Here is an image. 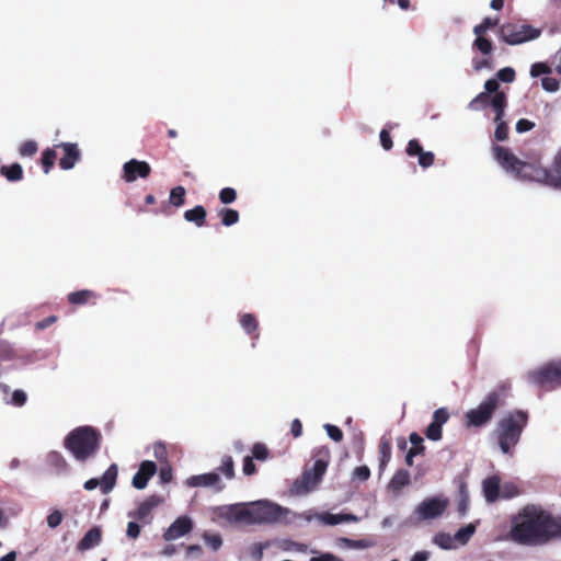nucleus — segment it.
<instances>
[{
	"label": "nucleus",
	"mask_w": 561,
	"mask_h": 561,
	"mask_svg": "<svg viewBox=\"0 0 561 561\" xmlns=\"http://www.w3.org/2000/svg\"><path fill=\"white\" fill-rule=\"evenodd\" d=\"M92 296L93 293L91 290L84 289L69 294L68 299L71 304L82 305L85 304Z\"/></svg>",
	"instance_id": "obj_31"
},
{
	"label": "nucleus",
	"mask_w": 561,
	"mask_h": 561,
	"mask_svg": "<svg viewBox=\"0 0 561 561\" xmlns=\"http://www.w3.org/2000/svg\"><path fill=\"white\" fill-rule=\"evenodd\" d=\"M497 124L496 126V129H495V138L499 140V141H503L507 138V126L506 124L500 119L499 122H495Z\"/></svg>",
	"instance_id": "obj_54"
},
{
	"label": "nucleus",
	"mask_w": 561,
	"mask_h": 561,
	"mask_svg": "<svg viewBox=\"0 0 561 561\" xmlns=\"http://www.w3.org/2000/svg\"><path fill=\"white\" fill-rule=\"evenodd\" d=\"M124 179L127 182H134L137 178H147L150 173V165L145 161L131 159L123 167Z\"/></svg>",
	"instance_id": "obj_14"
},
{
	"label": "nucleus",
	"mask_w": 561,
	"mask_h": 561,
	"mask_svg": "<svg viewBox=\"0 0 561 561\" xmlns=\"http://www.w3.org/2000/svg\"><path fill=\"white\" fill-rule=\"evenodd\" d=\"M304 518L307 522H311L312 518L318 519L322 524L334 526L341 523H347V522H358V517L354 514H332V513H320L316 514L314 516L310 514H305Z\"/></svg>",
	"instance_id": "obj_16"
},
{
	"label": "nucleus",
	"mask_w": 561,
	"mask_h": 561,
	"mask_svg": "<svg viewBox=\"0 0 561 561\" xmlns=\"http://www.w3.org/2000/svg\"><path fill=\"white\" fill-rule=\"evenodd\" d=\"M204 540L208 547L213 550H218L222 545V539L219 535L215 534H206L204 536Z\"/></svg>",
	"instance_id": "obj_43"
},
{
	"label": "nucleus",
	"mask_w": 561,
	"mask_h": 561,
	"mask_svg": "<svg viewBox=\"0 0 561 561\" xmlns=\"http://www.w3.org/2000/svg\"><path fill=\"white\" fill-rule=\"evenodd\" d=\"M117 474H118V468L115 463L111 465L107 468V470L103 473V476L100 480L101 491L103 493L106 494L114 489L116 479H117Z\"/></svg>",
	"instance_id": "obj_20"
},
{
	"label": "nucleus",
	"mask_w": 561,
	"mask_h": 561,
	"mask_svg": "<svg viewBox=\"0 0 561 561\" xmlns=\"http://www.w3.org/2000/svg\"><path fill=\"white\" fill-rule=\"evenodd\" d=\"M489 102L490 95L488 93L481 92L469 103L468 107L472 111H478L482 107H485Z\"/></svg>",
	"instance_id": "obj_33"
},
{
	"label": "nucleus",
	"mask_w": 561,
	"mask_h": 561,
	"mask_svg": "<svg viewBox=\"0 0 561 561\" xmlns=\"http://www.w3.org/2000/svg\"><path fill=\"white\" fill-rule=\"evenodd\" d=\"M192 519L188 516L178 517L165 530L163 538L167 541L176 540L192 530Z\"/></svg>",
	"instance_id": "obj_13"
},
{
	"label": "nucleus",
	"mask_w": 561,
	"mask_h": 561,
	"mask_svg": "<svg viewBox=\"0 0 561 561\" xmlns=\"http://www.w3.org/2000/svg\"><path fill=\"white\" fill-rule=\"evenodd\" d=\"M206 217V210L203 206H196L193 209H188L184 213V218L187 221L195 222L198 227L204 225Z\"/></svg>",
	"instance_id": "obj_27"
},
{
	"label": "nucleus",
	"mask_w": 561,
	"mask_h": 561,
	"mask_svg": "<svg viewBox=\"0 0 561 561\" xmlns=\"http://www.w3.org/2000/svg\"><path fill=\"white\" fill-rule=\"evenodd\" d=\"M476 533V525L468 524L461 527L455 535L457 546H465Z\"/></svg>",
	"instance_id": "obj_26"
},
{
	"label": "nucleus",
	"mask_w": 561,
	"mask_h": 561,
	"mask_svg": "<svg viewBox=\"0 0 561 561\" xmlns=\"http://www.w3.org/2000/svg\"><path fill=\"white\" fill-rule=\"evenodd\" d=\"M483 492L488 502H494L499 499L500 480L496 477L486 479L483 482Z\"/></svg>",
	"instance_id": "obj_22"
},
{
	"label": "nucleus",
	"mask_w": 561,
	"mask_h": 561,
	"mask_svg": "<svg viewBox=\"0 0 561 561\" xmlns=\"http://www.w3.org/2000/svg\"><path fill=\"white\" fill-rule=\"evenodd\" d=\"M257 524H270L282 522L290 513L288 508L282 507L276 503L267 500L253 502Z\"/></svg>",
	"instance_id": "obj_10"
},
{
	"label": "nucleus",
	"mask_w": 561,
	"mask_h": 561,
	"mask_svg": "<svg viewBox=\"0 0 561 561\" xmlns=\"http://www.w3.org/2000/svg\"><path fill=\"white\" fill-rule=\"evenodd\" d=\"M64 149L65 156L60 159L59 165L64 170H70L80 158L78 146L72 142H62L59 145Z\"/></svg>",
	"instance_id": "obj_17"
},
{
	"label": "nucleus",
	"mask_w": 561,
	"mask_h": 561,
	"mask_svg": "<svg viewBox=\"0 0 561 561\" xmlns=\"http://www.w3.org/2000/svg\"><path fill=\"white\" fill-rule=\"evenodd\" d=\"M240 324L247 333L255 331L257 322L251 313H244L240 318Z\"/></svg>",
	"instance_id": "obj_35"
},
{
	"label": "nucleus",
	"mask_w": 561,
	"mask_h": 561,
	"mask_svg": "<svg viewBox=\"0 0 561 561\" xmlns=\"http://www.w3.org/2000/svg\"><path fill=\"white\" fill-rule=\"evenodd\" d=\"M37 151V144L33 140L25 141L20 147V154L23 157H31Z\"/></svg>",
	"instance_id": "obj_40"
},
{
	"label": "nucleus",
	"mask_w": 561,
	"mask_h": 561,
	"mask_svg": "<svg viewBox=\"0 0 561 561\" xmlns=\"http://www.w3.org/2000/svg\"><path fill=\"white\" fill-rule=\"evenodd\" d=\"M410 483V473L407 470H399L391 478L388 490L398 494L405 485Z\"/></svg>",
	"instance_id": "obj_21"
},
{
	"label": "nucleus",
	"mask_w": 561,
	"mask_h": 561,
	"mask_svg": "<svg viewBox=\"0 0 561 561\" xmlns=\"http://www.w3.org/2000/svg\"><path fill=\"white\" fill-rule=\"evenodd\" d=\"M185 188L183 186H176L171 190L170 203L176 207L184 204Z\"/></svg>",
	"instance_id": "obj_34"
},
{
	"label": "nucleus",
	"mask_w": 561,
	"mask_h": 561,
	"mask_svg": "<svg viewBox=\"0 0 561 561\" xmlns=\"http://www.w3.org/2000/svg\"><path fill=\"white\" fill-rule=\"evenodd\" d=\"M328 461L325 459H317L311 470L304 472L302 477L295 481L294 492L298 495L307 494L313 491L320 483L327 471Z\"/></svg>",
	"instance_id": "obj_9"
},
{
	"label": "nucleus",
	"mask_w": 561,
	"mask_h": 561,
	"mask_svg": "<svg viewBox=\"0 0 561 561\" xmlns=\"http://www.w3.org/2000/svg\"><path fill=\"white\" fill-rule=\"evenodd\" d=\"M541 30L520 22L504 23L499 28V38L512 46L537 39Z\"/></svg>",
	"instance_id": "obj_5"
},
{
	"label": "nucleus",
	"mask_w": 561,
	"mask_h": 561,
	"mask_svg": "<svg viewBox=\"0 0 561 561\" xmlns=\"http://www.w3.org/2000/svg\"><path fill=\"white\" fill-rule=\"evenodd\" d=\"M157 472V466L153 461L145 460L140 463L138 471L133 477V486L138 490H144L150 478Z\"/></svg>",
	"instance_id": "obj_15"
},
{
	"label": "nucleus",
	"mask_w": 561,
	"mask_h": 561,
	"mask_svg": "<svg viewBox=\"0 0 561 561\" xmlns=\"http://www.w3.org/2000/svg\"><path fill=\"white\" fill-rule=\"evenodd\" d=\"M499 402L500 394L496 391L489 393L476 409H471L467 412V424L472 426H482L488 423L496 410Z\"/></svg>",
	"instance_id": "obj_8"
},
{
	"label": "nucleus",
	"mask_w": 561,
	"mask_h": 561,
	"mask_svg": "<svg viewBox=\"0 0 561 561\" xmlns=\"http://www.w3.org/2000/svg\"><path fill=\"white\" fill-rule=\"evenodd\" d=\"M431 553L426 550L416 551L410 561H428Z\"/></svg>",
	"instance_id": "obj_63"
},
{
	"label": "nucleus",
	"mask_w": 561,
	"mask_h": 561,
	"mask_svg": "<svg viewBox=\"0 0 561 561\" xmlns=\"http://www.w3.org/2000/svg\"><path fill=\"white\" fill-rule=\"evenodd\" d=\"M153 456L159 461H167L168 453L165 446L162 443H156L153 445Z\"/></svg>",
	"instance_id": "obj_53"
},
{
	"label": "nucleus",
	"mask_w": 561,
	"mask_h": 561,
	"mask_svg": "<svg viewBox=\"0 0 561 561\" xmlns=\"http://www.w3.org/2000/svg\"><path fill=\"white\" fill-rule=\"evenodd\" d=\"M310 561H341V560L332 553H322L318 557L311 558Z\"/></svg>",
	"instance_id": "obj_64"
},
{
	"label": "nucleus",
	"mask_w": 561,
	"mask_h": 561,
	"mask_svg": "<svg viewBox=\"0 0 561 561\" xmlns=\"http://www.w3.org/2000/svg\"><path fill=\"white\" fill-rule=\"evenodd\" d=\"M526 378L528 382L536 386H549L551 388L561 386V358L529 370Z\"/></svg>",
	"instance_id": "obj_6"
},
{
	"label": "nucleus",
	"mask_w": 561,
	"mask_h": 561,
	"mask_svg": "<svg viewBox=\"0 0 561 561\" xmlns=\"http://www.w3.org/2000/svg\"><path fill=\"white\" fill-rule=\"evenodd\" d=\"M369 476L370 470L367 466L357 467L353 472V477L362 481H366L369 478Z\"/></svg>",
	"instance_id": "obj_56"
},
{
	"label": "nucleus",
	"mask_w": 561,
	"mask_h": 561,
	"mask_svg": "<svg viewBox=\"0 0 561 561\" xmlns=\"http://www.w3.org/2000/svg\"><path fill=\"white\" fill-rule=\"evenodd\" d=\"M324 428H325L329 437L332 438L334 442L342 440L343 433L337 426L331 425V424H325Z\"/></svg>",
	"instance_id": "obj_51"
},
{
	"label": "nucleus",
	"mask_w": 561,
	"mask_h": 561,
	"mask_svg": "<svg viewBox=\"0 0 561 561\" xmlns=\"http://www.w3.org/2000/svg\"><path fill=\"white\" fill-rule=\"evenodd\" d=\"M102 538L101 530L98 527L90 529L78 543V550L85 551L100 545Z\"/></svg>",
	"instance_id": "obj_19"
},
{
	"label": "nucleus",
	"mask_w": 561,
	"mask_h": 561,
	"mask_svg": "<svg viewBox=\"0 0 561 561\" xmlns=\"http://www.w3.org/2000/svg\"><path fill=\"white\" fill-rule=\"evenodd\" d=\"M221 216H222V225H225L227 227L237 224L239 220V214L234 209H230V208L222 209Z\"/></svg>",
	"instance_id": "obj_36"
},
{
	"label": "nucleus",
	"mask_w": 561,
	"mask_h": 561,
	"mask_svg": "<svg viewBox=\"0 0 561 561\" xmlns=\"http://www.w3.org/2000/svg\"><path fill=\"white\" fill-rule=\"evenodd\" d=\"M561 536V517H554L537 506H526L512 519L510 539L536 546Z\"/></svg>",
	"instance_id": "obj_1"
},
{
	"label": "nucleus",
	"mask_w": 561,
	"mask_h": 561,
	"mask_svg": "<svg viewBox=\"0 0 561 561\" xmlns=\"http://www.w3.org/2000/svg\"><path fill=\"white\" fill-rule=\"evenodd\" d=\"M526 422L527 415L523 411H517L501 420L497 426V437L500 448L504 454H507L518 443Z\"/></svg>",
	"instance_id": "obj_4"
},
{
	"label": "nucleus",
	"mask_w": 561,
	"mask_h": 561,
	"mask_svg": "<svg viewBox=\"0 0 561 561\" xmlns=\"http://www.w3.org/2000/svg\"><path fill=\"white\" fill-rule=\"evenodd\" d=\"M499 24V20L497 19H491V18H485L482 23L476 25L473 27V34L474 35H484L485 32L491 28V27H494Z\"/></svg>",
	"instance_id": "obj_32"
},
{
	"label": "nucleus",
	"mask_w": 561,
	"mask_h": 561,
	"mask_svg": "<svg viewBox=\"0 0 561 561\" xmlns=\"http://www.w3.org/2000/svg\"><path fill=\"white\" fill-rule=\"evenodd\" d=\"M433 542L444 550H453L458 548L455 537L447 533H437L433 537Z\"/></svg>",
	"instance_id": "obj_23"
},
{
	"label": "nucleus",
	"mask_w": 561,
	"mask_h": 561,
	"mask_svg": "<svg viewBox=\"0 0 561 561\" xmlns=\"http://www.w3.org/2000/svg\"><path fill=\"white\" fill-rule=\"evenodd\" d=\"M379 447H380V454L382 456L381 465H383L390 458L391 445L388 440L382 439Z\"/></svg>",
	"instance_id": "obj_59"
},
{
	"label": "nucleus",
	"mask_w": 561,
	"mask_h": 561,
	"mask_svg": "<svg viewBox=\"0 0 561 561\" xmlns=\"http://www.w3.org/2000/svg\"><path fill=\"white\" fill-rule=\"evenodd\" d=\"M7 403H11L15 407H23L27 400V394L23 390H14L11 394V399H4Z\"/></svg>",
	"instance_id": "obj_37"
},
{
	"label": "nucleus",
	"mask_w": 561,
	"mask_h": 561,
	"mask_svg": "<svg viewBox=\"0 0 561 561\" xmlns=\"http://www.w3.org/2000/svg\"><path fill=\"white\" fill-rule=\"evenodd\" d=\"M496 77L499 80H501L503 82L511 83L515 79V71L511 67H505L497 71Z\"/></svg>",
	"instance_id": "obj_44"
},
{
	"label": "nucleus",
	"mask_w": 561,
	"mask_h": 561,
	"mask_svg": "<svg viewBox=\"0 0 561 561\" xmlns=\"http://www.w3.org/2000/svg\"><path fill=\"white\" fill-rule=\"evenodd\" d=\"M218 470L225 476L226 479L231 480L234 477V463L230 456H225Z\"/></svg>",
	"instance_id": "obj_29"
},
{
	"label": "nucleus",
	"mask_w": 561,
	"mask_h": 561,
	"mask_svg": "<svg viewBox=\"0 0 561 561\" xmlns=\"http://www.w3.org/2000/svg\"><path fill=\"white\" fill-rule=\"evenodd\" d=\"M534 126H535V124L531 123L530 121L522 118L516 123V131L525 133V131L533 129Z\"/></svg>",
	"instance_id": "obj_61"
},
{
	"label": "nucleus",
	"mask_w": 561,
	"mask_h": 561,
	"mask_svg": "<svg viewBox=\"0 0 561 561\" xmlns=\"http://www.w3.org/2000/svg\"><path fill=\"white\" fill-rule=\"evenodd\" d=\"M55 159H56V153L54 150L51 149H47L43 152V165H44V172L45 173H48L49 172V169L50 167L54 164L55 162Z\"/></svg>",
	"instance_id": "obj_42"
},
{
	"label": "nucleus",
	"mask_w": 561,
	"mask_h": 561,
	"mask_svg": "<svg viewBox=\"0 0 561 561\" xmlns=\"http://www.w3.org/2000/svg\"><path fill=\"white\" fill-rule=\"evenodd\" d=\"M65 446L77 460L84 461L96 451L99 434L89 426L78 427L67 436Z\"/></svg>",
	"instance_id": "obj_3"
},
{
	"label": "nucleus",
	"mask_w": 561,
	"mask_h": 561,
	"mask_svg": "<svg viewBox=\"0 0 561 561\" xmlns=\"http://www.w3.org/2000/svg\"><path fill=\"white\" fill-rule=\"evenodd\" d=\"M493 152L497 163L516 179L535 181L561 188V150L556 154L553 173H550L535 160L523 161L518 159L508 148L495 146Z\"/></svg>",
	"instance_id": "obj_2"
},
{
	"label": "nucleus",
	"mask_w": 561,
	"mask_h": 561,
	"mask_svg": "<svg viewBox=\"0 0 561 561\" xmlns=\"http://www.w3.org/2000/svg\"><path fill=\"white\" fill-rule=\"evenodd\" d=\"M542 89L547 92H557L559 90L560 83L557 79L551 77H545L541 80Z\"/></svg>",
	"instance_id": "obj_45"
},
{
	"label": "nucleus",
	"mask_w": 561,
	"mask_h": 561,
	"mask_svg": "<svg viewBox=\"0 0 561 561\" xmlns=\"http://www.w3.org/2000/svg\"><path fill=\"white\" fill-rule=\"evenodd\" d=\"M236 197H237L236 191L230 187L222 188L219 193V198L222 204H230V203L234 202Z\"/></svg>",
	"instance_id": "obj_47"
},
{
	"label": "nucleus",
	"mask_w": 561,
	"mask_h": 561,
	"mask_svg": "<svg viewBox=\"0 0 561 561\" xmlns=\"http://www.w3.org/2000/svg\"><path fill=\"white\" fill-rule=\"evenodd\" d=\"M1 174L5 176L8 181H18L22 179L23 170L19 163H14L10 167H2Z\"/></svg>",
	"instance_id": "obj_28"
},
{
	"label": "nucleus",
	"mask_w": 561,
	"mask_h": 561,
	"mask_svg": "<svg viewBox=\"0 0 561 561\" xmlns=\"http://www.w3.org/2000/svg\"><path fill=\"white\" fill-rule=\"evenodd\" d=\"M161 503L162 500L159 496L152 495L147 501L142 502L137 511L135 513H130L129 516H134L139 520H145L150 515L151 511Z\"/></svg>",
	"instance_id": "obj_18"
},
{
	"label": "nucleus",
	"mask_w": 561,
	"mask_h": 561,
	"mask_svg": "<svg viewBox=\"0 0 561 561\" xmlns=\"http://www.w3.org/2000/svg\"><path fill=\"white\" fill-rule=\"evenodd\" d=\"M283 550L287 552H299L305 553L307 551V546L304 543L295 542V541H284L282 543Z\"/></svg>",
	"instance_id": "obj_39"
},
{
	"label": "nucleus",
	"mask_w": 561,
	"mask_h": 561,
	"mask_svg": "<svg viewBox=\"0 0 561 561\" xmlns=\"http://www.w3.org/2000/svg\"><path fill=\"white\" fill-rule=\"evenodd\" d=\"M218 512L219 516L226 518L230 523L242 525L257 524L253 502L221 506Z\"/></svg>",
	"instance_id": "obj_7"
},
{
	"label": "nucleus",
	"mask_w": 561,
	"mask_h": 561,
	"mask_svg": "<svg viewBox=\"0 0 561 561\" xmlns=\"http://www.w3.org/2000/svg\"><path fill=\"white\" fill-rule=\"evenodd\" d=\"M448 506V500L444 496L428 497L422 501L414 510L417 522L434 519L443 515Z\"/></svg>",
	"instance_id": "obj_11"
},
{
	"label": "nucleus",
	"mask_w": 561,
	"mask_h": 561,
	"mask_svg": "<svg viewBox=\"0 0 561 561\" xmlns=\"http://www.w3.org/2000/svg\"><path fill=\"white\" fill-rule=\"evenodd\" d=\"M469 505V497L465 485L460 486V500H459V512L463 516L467 514Z\"/></svg>",
	"instance_id": "obj_48"
},
{
	"label": "nucleus",
	"mask_w": 561,
	"mask_h": 561,
	"mask_svg": "<svg viewBox=\"0 0 561 561\" xmlns=\"http://www.w3.org/2000/svg\"><path fill=\"white\" fill-rule=\"evenodd\" d=\"M49 462L56 466L58 469H64L66 467V461L62 456L58 453H50L48 456Z\"/></svg>",
	"instance_id": "obj_57"
},
{
	"label": "nucleus",
	"mask_w": 561,
	"mask_h": 561,
	"mask_svg": "<svg viewBox=\"0 0 561 561\" xmlns=\"http://www.w3.org/2000/svg\"><path fill=\"white\" fill-rule=\"evenodd\" d=\"M184 484L188 488H208L215 492H221L226 484L217 472L195 474L187 478Z\"/></svg>",
	"instance_id": "obj_12"
},
{
	"label": "nucleus",
	"mask_w": 561,
	"mask_h": 561,
	"mask_svg": "<svg viewBox=\"0 0 561 561\" xmlns=\"http://www.w3.org/2000/svg\"><path fill=\"white\" fill-rule=\"evenodd\" d=\"M422 146L419 144L417 140H410L408 144L407 152L409 156H419L423 152Z\"/></svg>",
	"instance_id": "obj_58"
},
{
	"label": "nucleus",
	"mask_w": 561,
	"mask_h": 561,
	"mask_svg": "<svg viewBox=\"0 0 561 561\" xmlns=\"http://www.w3.org/2000/svg\"><path fill=\"white\" fill-rule=\"evenodd\" d=\"M126 534L131 539L138 538L139 535H140V527H139V525L137 523H135V522H129L128 525H127Z\"/></svg>",
	"instance_id": "obj_60"
},
{
	"label": "nucleus",
	"mask_w": 561,
	"mask_h": 561,
	"mask_svg": "<svg viewBox=\"0 0 561 561\" xmlns=\"http://www.w3.org/2000/svg\"><path fill=\"white\" fill-rule=\"evenodd\" d=\"M472 48L480 51L483 56H492L493 53V44L484 35H476Z\"/></svg>",
	"instance_id": "obj_24"
},
{
	"label": "nucleus",
	"mask_w": 561,
	"mask_h": 561,
	"mask_svg": "<svg viewBox=\"0 0 561 561\" xmlns=\"http://www.w3.org/2000/svg\"><path fill=\"white\" fill-rule=\"evenodd\" d=\"M419 157V164L423 168H428L434 162V154L431 151H423Z\"/></svg>",
	"instance_id": "obj_52"
},
{
	"label": "nucleus",
	"mask_w": 561,
	"mask_h": 561,
	"mask_svg": "<svg viewBox=\"0 0 561 561\" xmlns=\"http://www.w3.org/2000/svg\"><path fill=\"white\" fill-rule=\"evenodd\" d=\"M551 73V67L545 62H536L530 68V76L533 78L539 77L540 75Z\"/></svg>",
	"instance_id": "obj_38"
},
{
	"label": "nucleus",
	"mask_w": 561,
	"mask_h": 561,
	"mask_svg": "<svg viewBox=\"0 0 561 561\" xmlns=\"http://www.w3.org/2000/svg\"><path fill=\"white\" fill-rule=\"evenodd\" d=\"M242 470L245 476H251L255 472V465L252 460V457L248 456L244 458Z\"/></svg>",
	"instance_id": "obj_62"
},
{
	"label": "nucleus",
	"mask_w": 561,
	"mask_h": 561,
	"mask_svg": "<svg viewBox=\"0 0 561 561\" xmlns=\"http://www.w3.org/2000/svg\"><path fill=\"white\" fill-rule=\"evenodd\" d=\"M62 522V514L58 511V510H55L53 511L48 516H47V525L50 527V528H56L58 527Z\"/></svg>",
	"instance_id": "obj_50"
},
{
	"label": "nucleus",
	"mask_w": 561,
	"mask_h": 561,
	"mask_svg": "<svg viewBox=\"0 0 561 561\" xmlns=\"http://www.w3.org/2000/svg\"><path fill=\"white\" fill-rule=\"evenodd\" d=\"M426 437L431 440L437 442L442 438V427L431 422L426 428Z\"/></svg>",
	"instance_id": "obj_41"
},
{
	"label": "nucleus",
	"mask_w": 561,
	"mask_h": 561,
	"mask_svg": "<svg viewBox=\"0 0 561 561\" xmlns=\"http://www.w3.org/2000/svg\"><path fill=\"white\" fill-rule=\"evenodd\" d=\"M159 479L162 483H168L172 479V469L169 463H165L160 468Z\"/></svg>",
	"instance_id": "obj_55"
},
{
	"label": "nucleus",
	"mask_w": 561,
	"mask_h": 561,
	"mask_svg": "<svg viewBox=\"0 0 561 561\" xmlns=\"http://www.w3.org/2000/svg\"><path fill=\"white\" fill-rule=\"evenodd\" d=\"M252 455L257 460H265L268 456V451L265 445L257 443L253 446Z\"/></svg>",
	"instance_id": "obj_49"
},
{
	"label": "nucleus",
	"mask_w": 561,
	"mask_h": 561,
	"mask_svg": "<svg viewBox=\"0 0 561 561\" xmlns=\"http://www.w3.org/2000/svg\"><path fill=\"white\" fill-rule=\"evenodd\" d=\"M491 104L496 114L494 121L499 122L500 119H502L504 108L506 105L505 94L503 92H496L491 99Z\"/></svg>",
	"instance_id": "obj_25"
},
{
	"label": "nucleus",
	"mask_w": 561,
	"mask_h": 561,
	"mask_svg": "<svg viewBox=\"0 0 561 561\" xmlns=\"http://www.w3.org/2000/svg\"><path fill=\"white\" fill-rule=\"evenodd\" d=\"M471 65L476 71H482L484 69L492 70V56H483L482 58L474 57L472 58Z\"/></svg>",
	"instance_id": "obj_30"
},
{
	"label": "nucleus",
	"mask_w": 561,
	"mask_h": 561,
	"mask_svg": "<svg viewBox=\"0 0 561 561\" xmlns=\"http://www.w3.org/2000/svg\"><path fill=\"white\" fill-rule=\"evenodd\" d=\"M448 417H449V415H448L447 410L444 408H440L434 412L432 422L442 427L448 421Z\"/></svg>",
	"instance_id": "obj_46"
}]
</instances>
